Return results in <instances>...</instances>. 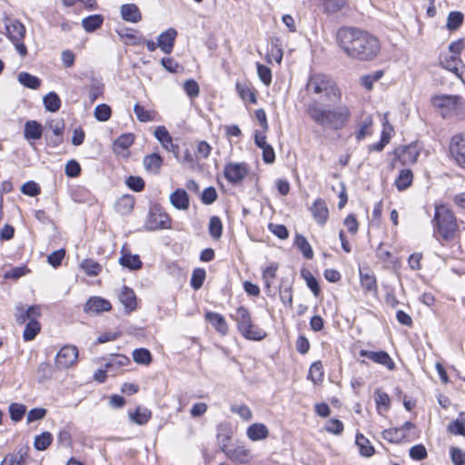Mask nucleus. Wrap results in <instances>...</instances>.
<instances>
[{
    "instance_id": "1a4fd4ad",
    "label": "nucleus",
    "mask_w": 465,
    "mask_h": 465,
    "mask_svg": "<svg viewBox=\"0 0 465 465\" xmlns=\"http://www.w3.org/2000/svg\"><path fill=\"white\" fill-rule=\"evenodd\" d=\"M144 227L147 231H157L171 227V219L166 213L159 209H152L148 214Z\"/></svg>"
},
{
    "instance_id": "de8ad7c7",
    "label": "nucleus",
    "mask_w": 465,
    "mask_h": 465,
    "mask_svg": "<svg viewBox=\"0 0 465 465\" xmlns=\"http://www.w3.org/2000/svg\"><path fill=\"white\" fill-rule=\"evenodd\" d=\"M347 5L346 0H324L323 11L327 14H336Z\"/></svg>"
},
{
    "instance_id": "603ef678",
    "label": "nucleus",
    "mask_w": 465,
    "mask_h": 465,
    "mask_svg": "<svg viewBox=\"0 0 465 465\" xmlns=\"http://www.w3.org/2000/svg\"><path fill=\"white\" fill-rule=\"evenodd\" d=\"M277 270H278V264L272 263L270 266H268L267 268H265L262 271V280L264 282L265 289L267 291L270 290L271 285H272L274 278L276 277Z\"/></svg>"
},
{
    "instance_id": "72a5a7b5",
    "label": "nucleus",
    "mask_w": 465,
    "mask_h": 465,
    "mask_svg": "<svg viewBox=\"0 0 465 465\" xmlns=\"http://www.w3.org/2000/svg\"><path fill=\"white\" fill-rule=\"evenodd\" d=\"M42 125L36 121H28L25 125V136L28 140H36L41 137Z\"/></svg>"
},
{
    "instance_id": "4be33fe9",
    "label": "nucleus",
    "mask_w": 465,
    "mask_h": 465,
    "mask_svg": "<svg viewBox=\"0 0 465 465\" xmlns=\"http://www.w3.org/2000/svg\"><path fill=\"white\" fill-rule=\"evenodd\" d=\"M205 319L212 323L215 330L221 334L225 335L228 332V324L222 314L208 312L205 314Z\"/></svg>"
},
{
    "instance_id": "6e6552de",
    "label": "nucleus",
    "mask_w": 465,
    "mask_h": 465,
    "mask_svg": "<svg viewBox=\"0 0 465 465\" xmlns=\"http://www.w3.org/2000/svg\"><path fill=\"white\" fill-rule=\"evenodd\" d=\"M212 147H172L177 159L184 163L193 165L198 161V154L207 157Z\"/></svg>"
},
{
    "instance_id": "ddd939ff",
    "label": "nucleus",
    "mask_w": 465,
    "mask_h": 465,
    "mask_svg": "<svg viewBox=\"0 0 465 465\" xmlns=\"http://www.w3.org/2000/svg\"><path fill=\"white\" fill-rule=\"evenodd\" d=\"M360 356L367 358L373 362L386 367L389 371H394L396 365L391 357L384 351H372L367 350H361Z\"/></svg>"
},
{
    "instance_id": "c85d7f7f",
    "label": "nucleus",
    "mask_w": 465,
    "mask_h": 465,
    "mask_svg": "<svg viewBox=\"0 0 465 465\" xmlns=\"http://www.w3.org/2000/svg\"><path fill=\"white\" fill-rule=\"evenodd\" d=\"M440 64L443 68L458 74L459 68L461 64V60L460 59V57H458L456 55L448 54H440Z\"/></svg>"
},
{
    "instance_id": "a211bd4d",
    "label": "nucleus",
    "mask_w": 465,
    "mask_h": 465,
    "mask_svg": "<svg viewBox=\"0 0 465 465\" xmlns=\"http://www.w3.org/2000/svg\"><path fill=\"white\" fill-rule=\"evenodd\" d=\"M122 18L129 23H139L142 20V14L135 4H124L120 7Z\"/></svg>"
},
{
    "instance_id": "6e6d98bb",
    "label": "nucleus",
    "mask_w": 465,
    "mask_h": 465,
    "mask_svg": "<svg viewBox=\"0 0 465 465\" xmlns=\"http://www.w3.org/2000/svg\"><path fill=\"white\" fill-rule=\"evenodd\" d=\"M134 112L140 122L146 123L153 121L154 119L153 112L146 110L143 106L140 105L139 104H134Z\"/></svg>"
},
{
    "instance_id": "6ab92c4d",
    "label": "nucleus",
    "mask_w": 465,
    "mask_h": 465,
    "mask_svg": "<svg viewBox=\"0 0 465 465\" xmlns=\"http://www.w3.org/2000/svg\"><path fill=\"white\" fill-rule=\"evenodd\" d=\"M311 212L316 222L321 225H323L329 217V210L326 203L321 198L313 203L311 207Z\"/></svg>"
},
{
    "instance_id": "338daca9",
    "label": "nucleus",
    "mask_w": 465,
    "mask_h": 465,
    "mask_svg": "<svg viewBox=\"0 0 465 465\" xmlns=\"http://www.w3.org/2000/svg\"><path fill=\"white\" fill-rule=\"evenodd\" d=\"M154 136L162 145H166L167 143H172V136L164 126L156 127L154 130Z\"/></svg>"
},
{
    "instance_id": "412c9836",
    "label": "nucleus",
    "mask_w": 465,
    "mask_h": 465,
    "mask_svg": "<svg viewBox=\"0 0 465 465\" xmlns=\"http://www.w3.org/2000/svg\"><path fill=\"white\" fill-rule=\"evenodd\" d=\"M170 202L178 210H187L189 208V196L183 189L175 190L170 195Z\"/></svg>"
},
{
    "instance_id": "9d476101",
    "label": "nucleus",
    "mask_w": 465,
    "mask_h": 465,
    "mask_svg": "<svg viewBox=\"0 0 465 465\" xmlns=\"http://www.w3.org/2000/svg\"><path fill=\"white\" fill-rule=\"evenodd\" d=\"M78 349L73 345H65L60 349L55 357L57 369H67L76 363Z\"/></svg>"
},
{
    "instance_id": "393cba45",
    "label": "nucleus",
    "mask_w": 465,
    "mask_h": 465,
    "mask_svg": "<svg viewBox=\"0 0 465 465\" xmlns=\"http://www.w3.org/2000/svg\"><path fill=\"white\" fill-rule=\"evenodd\" d=\"M119 301L128 312H133L136 309V296L134 292L128 288L124 287L119 294Z\"/></svg>"
},
{
    "instance_id": "774afa93",
    "label": "nucleus",
    "mask_w": 465,
    "mask_h": 465,
    "mask_svg": "<svg viewBox=\"0 0 465 465\" xmlns=\"http://www.w3.org/2000/svg\"><path fill=\"white\" fill-rule=\"evenodd\" d=\"M65 251L64 249H59L51 252L47 256V262L54 268H57L61 265L63 259L64 258Z\"/></svg>"
},
{
    "instance_id": "473e14b6",
    "label": "nucleus",
    "mask_w": 465,
    "mask_h": 465,
    "mask_svg": "<svg viewBox=\"0 0 465 465\" xmlns=\"http://www.w3.org/2000/svg\"><path fill=\"white\" fill-rule=\"evenodd\" d=\"M119 262L130 270H138L143 266V262L137 254L124 253L120 257Z\"/></svg>"
},
{
    "instance_id": "39448f33",
    "label": "nucleus",
    "mask_w": 465,
    "mask_h": 465,
    "mask_svg": "<svg viewBox=\"0 0 465 465\" xmlns=\"http://www.w3.org/2000/svg\"><path fill=\"white\" fill-rule=\"evenodd\" d=\"M231 317L236 322L239 332L247 340L262 341L265 338L266 332L259 326L252 323L249 310L240 306L235 314Z\"/></svg>"
},
{
    "instance_id": "c756f323",
    "label": "nucleus",
    "mask_w": 465,
    "mask_h": 465,
    "mask_svg": "<svg viewBox=\"0 0 465 465\" xmlns=\"http://www.w3.org/2000/svg\"><path fill=\"white\" fill-rule=\"evenodd\" d=\"M104 20L102 15H91L82 20V26L87 33H93L102 26Z\"/></svg>"
},
{
    "instance_id": "9b49d317",
    "label": "nucleus",
    "mask_w": 465,
    "mask_h": 465,
    "mask_svg": "<svg viewBox=\"0 0 465 465\" xmlns=\"http://www.w3.org/2000/svg\"><path fill=\"white\" fill-rule=\"evenodd\" d=\"M224 177L230 183H240L248 173L247 165L243 163H229L224 166Z\"/></svg>"
},
{
    "instance_id": "2f4dec72",
    "label": "nucleus",
    "mask_w": 465,
    "mask_h": 465,
    "mask_svg": "<svg viewBox=\"0 0 465 465\" xmlns=\"http://www.w3.org/2000/svg\"><path fill=\"white\" fill-rule=\"evenodd\" d=\"M18 82L26 88L36 90L41 85V80L26 72H21L17 76Z\"/></svg>"
},
{
    "instance_id": "e433bc0d",
    "label": "nucleus",
    "mask_w": 465,
    "mask_h": 465,
    "mask_svg": "<svg viewBox=\"0 0 465 465\" xmlns=\"http://www.w3.org/2000/svg\"><path fill=\"white\" fill-rule=\"evenodd\" d=\"M40 330L41 325L37 319L28 322L23 332V339L25 341H33L40 332Z\"/></svg>"
},
{
    "instance_id": "7c9ffc66",
    "label": "nucleus",
    "mask_w": 465,
    "mask_h": 465,
    "mask_svg": "<svg viewBox=\"0 0 465 465\" xmlns=\"http://www.w3.org/2000/svg\"><path fill=\"white\" fill-rule=\"evenodd\" d=\"M413 180L412 172L410 169H403L400 172L395 179V186L398 191L401 192L409 188Z\"/></svg>"
},
{
    "instance_id": "e2e57ef3",
    "label": "nucleus",
    "mask_w": 465,
    "mask_h": 465,
    "mask_svg": "<svg viewBox=\"0 0 465 465\" xmlns=\"http://www.w3.org/2000/svg\"><path fill=\"white\" fill-rule=\"evenodd\" d=\"M257 73L260 80L265 84L270 85L272 83V71L271 69L260 63H257Z\"/></svg>"
},
{
    "instance_id": "4468645a",
    "label": "nucleus",
    "mask_w": 465,
    "mask_h": 465,
    "mask_svg": "<svg viewBox=\"0 0 465 465\" xmlns=\"http://www.w3.org/2000/svg\"><path fill=\"white\" fill-rule=\"evenodd\" d=\"M16 323L19 325H23L26 321L30 322L35 319H38L41 317V308L38 305H32L28 308H25L23 305L19 304L15 307V313Z\"/></svg>"
},
{
    "instance_id": "c9c22d12",
    "label": "nucleus",
    "mask_w": 465,
    "mask_h": 465,
    "mask_svg": "<svg viewBox=\"0 0 465 465\" xmlns=\"http://www.w3.org/2000/svg\"><path fill=\"white\" fill-rule=\"evenodd\" d=\"M163 163L161 156L157 153L147 155L143 159V164L147 171L153 173H158Z\"/></svg>"
},
{
    "instance_id": "0eeeda50",
    "label": "nucleus",
    "mask_w": 465,
    "mask_h": 465,
    "mask_svg": "<svg viewBox=\"0 0 465 465\" xmlns=\"http://www.w3.org/2000/svg\"><path fill=\"white\" fill-rule=\"evenodd\" d=\"M5 29L8 38L14 44L17 53L25 57L27 54V48L23 42L25 35V25L18 20H11L5 25Z\"/></svg>"
},
{
    "instance_id": "f03ea898",
    "label": "nucleus",
    "mask_w": 465,
    "mask_h": 465,
    "mask_svg": "<svg viewBox=\"0 0 465 465\" xmlns=\"http://www.w3.org/2000/svg\"><path fill=\"white\" fill-rule=\"evenodd\" d=\"M307 113L316 124L334 130L342 128L351 115L350 109L346 105L325 109L316 100L308 104Z\"/></svg>"
},
{
    "instance_id": "79ce46f5",
    "label": "nucleus",
    "mask_w": 465,
    "mask_h": 465,
    "mask_svg": "<svg viewBox=\"0 0 465 465\" xmlns=\"http://www.w3.org/2000/svg\"><path fill=\"white\" fill-rule=\"evenodd\" d=\"M463 14L460 11H451L448 15L447 18V28L450 31H456L458 30L463 22Z\"/></svg>"
},
{
    "instance_id": "49530a36",
    "label": "nucleus",
    "mask_w": 465,
    "mask_h": 465,
    "mask_svg": "<svg viewBox=\"0 0 465 465\" xmlns=\"http://www.w3.org/2000/svg\"><path fill=\"white\" fill-rule=\"evenodd\" d=\"M81 268L89 276H96L102 272V265L92 259L84 260Z\"/></svg>"
},
{
    "instance_id": "b1692460",
    "label": "nucleus",
    "mask_w": 465,
    "mask_h": 465,
    "mask_svg": "<svg viewBox=\"0 0 465 465\" xmlns=\"http://www.w3.org/2000/svg\"><path fill=\"white\" fill-rule=\"evenodd\" d=\"M29 451L30 448L28 446H23L19 448L16 452L6 454V461L9 465H27L26 460L28 458Z\"/></svg>"
},
{
    "instance_id": "a18cd8bd",
    "label": "nucleus",
    "mask_w": 465,
    "mask_h": 465,
    "mask_svg": "<svg viewBox=\"0 0 465 465\" xmlns=\"http://www.w3.org/2000/svg\"><path fill=\"white\" fill-rule=\"evenodd\" d=\"M383 128L381 131V141L374 145H386L390 143L391 137L394 135V129L391 124L388 123L387 116L384 115L383 117V123H382Z\"/></svg>"
},
{
    "instance_id": "3c124183",
    "label": "nucleus",
    "mask_w": 465,
    "mask_h": 465,
    "mask_svg": "<svg viewBox=\"0 0 465 465\" xmlns=\"http://www.w3.org/2000/svg\"><path fill=\"white\" fill-rule=\"evenodd\" d=\"M374 401L379 411H388L390 407V397L389 395L382 391L381 389H376L374 392Z\"/></svg>"
},
{
    "instance_id": "20e7f679",
    "label": "nucleus",
    "mask_w": 465,
    "mask_h": 465,
    "mask_svg": "<svg viewBox=\"0 0 465 465\" xmlns=\"http://www.w3.org/2000/svg\"><path fill=\"white\" fill-rule=\"evenodd\" d=\"M431 104L445 119L460 120L465 117V103L463 98L459 95H435L431 98Z\"/></svg>"
},
{
    "instance_id": "680f3d73",
    "label": "nucleus",
    "mask_w": 465,
    "mask_h": 465,
    "mask_svg": "<svg viewBox=\"0 0 465 465\" xmlns=\"http://www.w3.org/2000/svg\"><path fill=\"white\" fill-rule=\"evenodd\" d=\"M449 152L457 164L465 168V147H449Z\"/></svg>"
},
{
    "instance_id": "f257e3e1",
    "label": "nucleus",
    "mask_w": 465,
    "mask_h": 465,
    "mask_svg": "<svg viewBox=\"0 0 465 465\" xmlns=\"http://www.w3.org/2000/svg\"><path fill=\"white\" fill-rule=\"evenodd\" d=\"M336 39L349 57L360 61L374 59L381 48L375 36L356 27H341L337 31Z\"/></svg>"
},
{
    "instance_id": "bf43d9fd",
    "label": "nucleus",
    "mask_w": 465,
    "mask_h": 465,
    "mask_svg": "<svg viewBox=\"0 0 465 465\" xmlns=\"http://www.w3.org/2000/svg\"><path fill=\"white\" fill-rule=\"evenodd\" d=\"M112 114L111 107L105 104H98L94 109V117L101 122L110 119Z\"/></svg>"
},
{
    "instance_id": "8fccbe9b",
    "label": "nucleus",
    "mask_w": 465,
    "mask_h": 465,
    "mask_svg": "<svg viewBox=\"0 0 465 465\" xmlns=\"http://www.w3.org/2000/svg\"><path fill=\"white\" fill-rule=\"evenodd\" d=\"M209 233L212 238L218 240L223 234V223L218 216H212L209 222Z\"/></svg>"
},
{
    "instance_id": "a878e982",
    "label": "nucleus",
    "mask_w": 465,
    "mask_h": 465,
    "mask_svg": "<svg viewBox=\"0 0 465 465\" xmlns=\"http://www.w3.org/2000/svg\"><path fill=\"white\" fill-rule=\"evenodd\" d=\"M134 206V198L130 194L121 196L115 203V211L121 215H128Z\"/></svg>"
},
{
    "instance_id": "37998d69",
    "label": "nucleus",
    "mask_w": 465,
    "mask_h": 465,
    "mask_svg": "<svg viewBox=\"0 0 465 465\" xmlns=\"http://www.w3.org/2000/svg\"><path fill=\"white\" fill-rule=\"evenodd\" d=\"M356 444L360 449V452L362 456L371 457L374 453V448L371 445L369 440L362 434H357Z\"/></svg>"
},
{
    "instance_id": "4d7b16f0",
    "label": "nucleus",
    "mask_w": 465,
    "mask_h": 465,
    "mask_svg": "<svg viewBox=\"0 0 465 465\" xmlns=\"http://www.w3.org/2000/svg\"><path fill=\"white\" fill-rule=\"evenodd\" d=\"M130 362V359L127 356L122 354L114 355L106 363V370H110L114 367L116 369L126 366Z\"/></svg>"
},
{
    "instance_id": "4c0bfd02",
    "label": "nucleus",
    "mask_w": 465,
    "mask_h": 465,
    "mask_svg": "<svg viewBox=\"0 0 465 465\" xmlns=\"http://www.w3.org/2000/svg\"><path fill=\"white\" fill-rule=\"evenodd\" d=\"M360 282L361 287L367 292L377 290V281L373 273L360 271Z\"/></svg>"
},
{
    "instance_id": "ea45409f",
    "label": "nucleus",
    "mask_w": 465,
    "mask_h": 465,
    "mask_svg": "<svg viewBox=\"0 0 465 465\" xmlns=\"http://www.w3.org/2000/svg\"><path fill=\"white\" fill-rule=\"evenodd\" d=\"M43 102H44L45 109L50 112H56L61 107V100H60L58 94L54 92L48 93L44 97Z\"/></svg>"
},
{
    "instance_id": "f704fd0d",
    "label": "nucleus",
    "mask_w": 465,
    "mask_h": 465,
    "mask_svg": "<svg viewBox=\"0 0 465 465\" xmlns=\"http://www.w3.org/2000/svg\"><path fill=\"white\" fill-rule=\"evenodd\" d=\"M152 412L147 408L138 407L134 413H130V420L138 425L146 424L151 419Z\"/></svg>"
},
{
    "instance_id": "f8f14e48",
    "label": "nucleus",
    "mask_w": 465,
    "mask_h": 465,
    "mask_svg": "<svg viewBox=\"0 0 465 465\" xmlns=\"http://www.w3.org/2000/svg\"><path fill=\"white\" fill-rule=\"evenodd\" d=\"M374 132L373 118L371 114H362L358 120L353 135L356 143L363 142Z\"/></svg>"
},
{
    "instance_id": "dca6fc26",
    "label": "nucleus",
    "mask_w": 465,
    "mask_h": 465,
    "mask_svg": "<svg viewBox=\"0 0 465 465\" xmlns=\"http://www.w3.org/2000/svg\"><path fill=\"white\" fill-rule=\"evenodd\" d=\"M223 451L230 460L235 462L247 463L252 459L250 450L245 449L243 446H238L233 449H226V444H223Z\"/></svg>"
},
{
    "instance_id": "c03bdc74",
    "label": "nucleus",
    "mask_w": 465,
    "mask_h": 465,
    "mask_svg": "<svg viewBox=\"0 0 465 465\" xmlns=\"http://www.w3.org/2000/svg\"><path fill=\"white\" fill-rule=\"evenodd\" d=\"M323 367L321 361L313 362L309 370L308 379H310L314 384L322 382L323 378Z\"/></svg>"
},
{
    "instance_id": "69168bd1",
    "label": "nucleus",
    "mask_w": 465,
    "mask_h": 465,
    "mask_svg": "<svg viewBox=\"0 0 465 465\" xmlns=\"http://www.w3.org/2000/svg\"><path fill=\"white\" fill-rule=\"evenodd\" d=\"M450 454L454 465L465 464V451L461 450L460 448L451 446L450 448Z\"/></svg>"
},
{
    "instance_id": "0e129e2a",
    "label": "nucleus",
    "mask_w": 465,
    "mask_h": 465,
    "mask_svg": "<svg viewBox=\"0 0 465 465\" xmlns=\"http://www.w3.org/2000/svg\"><path fill=\"white\" fill-rule=\"evenodd\" d=\"M183 90L190 98L197 97L200 93L199 84L193 79H188L184 82Z\"/></svg>"
},
{
    "instance_id": "bb28decb",
    "label": "nucleus",
    "mask_w": 465,
    "mask_h": 465,
    "mask_svg": "<svg viewBox=\"0 0 465 465\" xmlns=\"http://www.w3.org/2000/svg\"><path fill=\"white\" fill-rule=\"evenodd\" d=\"M382 438L391 443H400L401 441L411 440L409 434L402 432L399 428H391L382 431Z\"/></svg>"
},
{
    "instance_id": "5701e85b",
    "label": "nucleus",
    "mask_w": 465,
    "mask_h": 465,
    "mask_svg": "<svg viewBox=\"0 0 465 465\" xmlns=\"http://www.w3.org/2000/svg\"><path fill=\"white\" fill-rule=\"evenodd\" d=\"M117 34L126 45H140L145 42L141 34L132 29L119 30Z\"/></svg>"
},
{
    "instance_id": "052dcab7",
    "label": "nucleus",
    "mask_w": 465,
    "mask_h": 465,
    "mask_svg": "<svg viewBox=\"0 0 465 465\" xmlns=\"http://www.w3.org/2000/svg\"><path fill=\"white\" fill-rule=\"evenodd\" d=\"M37 376L40 382L51 379L53 376V368L50 363L41 362L37 368Z\"/></svg>"
},
{
    "instance_id": "7ed1b4c3",
    "label": "nucleus",
    "mask_w": 465,
    "mask_h": 465,
    "mask_svg": "<svg viewBox=\"0 0 465 465\" xmlns=\"http://www.w3.org/2000/svg\"><path fill=\"white\" fill-rule=\"evenodd\" d=\"M305 90L309 95H315L332 104L340 101L341 97L335 82L329 75L321 73L309 76Z\"/></svg>"
},
{
    "instance_id": "5fc2aeb1",
    "label": "nucleus",
    "mask_w": 465,
    "mask_h": 465,
    "mask_svg": "<svg viewBox=\"0 0 465 465\" xmlns=\"http://www.w3.org/2000/svg\"><path fill=\"white\" fill-rule=\"evenodd\" d=\"M448 430L451 434L465 436V417L460 415L448 425Z\"/></svg>"
},
{
    "instance_id": "aec40b11",
    "label": "nucleus",
    "mask_w": 465,
    "mask_h": 465,
    "mask_svg": "<svg viewBox=\"0 0 465 465\" xmlns=\"http://www.w3.org/2000/svg\"><path fill=\"white\" fill-rule=\"evenodd\" d=\"M109 310H111V303L107 300L100 297L90 298L84 305V311L86 312L99 313Z\"/></svg>"
},
{
    "instance_id": "f3484780",
    "label": "nucleus",
    "mask_w": 465,
    "mask_h": 465,
    "mask_svg": "<svg viewBox=\"0 0 465 465\" xmlns=\"http://www.w3.org/2000/svg\"><path fill=\"white\" fill-rule=\"evenodd\" d=\"M417 147H395L394 154L402 164H411L417 161Z\"/></svg>"
},
{
    "instance_id": "864d4df0",
    "label": "nucleus",
    "mask_w": 465,
    "mask_h": 465,
    "mask_svg": "<svg viewBox=\"0 0 465 465\" xmlns=\"http://www.w3.org/2000/svg\"><path fill=\"white\" fill-rule=\"evenodd\" d=\"M26 412V407L21 403L13 402L9 405V414L12 420L20 421Z\"/></svg>"
},
{
    "instance_id": "13d9d810",
    "label": "nucleus",
    "mask_w": 465,
    "mask_h": 465,
    "mask_svg": "<svg viewBox=\"0 0 465 465\" xmlns=\"http://www.w3.org/2000/svg\"><path fill=\"white\" fill-rule=\"evenodd\" d=\"M302 276L306 281L307 286L312 293L315 296H318L321 290L316 278L308 270H302Z\"/></svg>"
},
{
    "instance_id": "cd10ccee",
    "label": "nucleus",
    "mask_w": 465,
    "mask_h": 465,
    "mask_svg": "<svg viewBox=\"0 0 465 465\" xmlns=\"http://www.w3.org/2000/svg\"><path fill=\"white\" fill-rule=\"evenodd\" d=\"M247 436L253 441L262 440L268 437L269 430L262 423H253L247 430Z\"/></svg>"
},
{
    "instance_id": "58836bf2",
    "label": "nucleus",
    "mask_w": 465,
    "mask_h": 465,
    "mask_svg": "<svg viewBox=\"0 0 465 465\" xmlns=\"http://www.w3.org/2000/svg\"><path fill=\"white\" fill-rule=\"evenodd\" d=\"M294 244L306 259H312L313 257L312 246L304 236L297 234L295 236Z\"/></svg>"
},
{
    "instance_id": "2eb2a0df",
    "label": "nucleus",
    "mask_w": 465,
    "mask_h": 465,
    "mask_svg": "<svg viewBox=\"0 0 465 465\" xmlns=\"http://www.w3.org/2000/svg\"><path fill=\"white\" fill-rule=\"evenodd\" d=\"M177 36V31L174 28H169L160 34L158 36V47L166 54L173 52L174 41Z\"/></svg>"
},
{
    "instance_id": "423d86ee",
    "label": "nucleus",
    "mask_w": 465,
    "mask_h": 465,
    "mask_svg": "<svg viewBox=\"0 0 465 465\" xmlns=\"http://www.w3.org/2000/svg\"><path fill=\"white\" fill-rule=\"evenodd\" d=\"M433 222L438 232L444 240L454 239L458 224L453 213L448 207L445 205L436 206Z\"/></svg>"
},
{
    "instance_id": "09e8293b",
    "label": "nucleus",
    "mask_w": 465,
    "mask_h": 465,
    "mask_svg": "<svg viewBox=\"0 0 465 465\" xmlns=\"http://www.w3.org/2000/svg\"><path fill=\"white\" fill-rule=\"evenodd\" d=\"M134 361L142 365H148L152 362V354L149 350L144 348L135 349L133 351Z\"/></svg>"
},
{
    "instance_id": "a19ab883",
    "label": "nucleus",
    "mask_w": 465,
    "mask_h": 465,
    "mask_svg": "<svg viewBox=\"0 0 465 465\" xmlns=\"http://www.w3.org/2000/svg\"><path fill=\"white\" fill-rule=\"evenodd\" d=\"M53 442V436L50 432L45 431L36 435L34 440V447L37 450H45Z\"/></svg>"
}]
</instances>
